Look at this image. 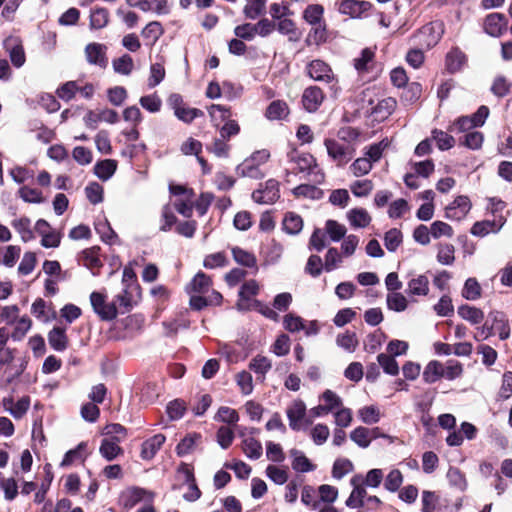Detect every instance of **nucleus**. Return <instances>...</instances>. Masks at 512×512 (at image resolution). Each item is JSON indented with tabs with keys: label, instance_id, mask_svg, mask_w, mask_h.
Listing matches in <instances>:
<instances>
[{
	"label": "nucleus",
	"instance_id": "nucleus-1",
	"mask_svg": "<svg viewBox=\"0 0 512 512\" xmlns=\"http://www.w3.org/2000/svg\"><path fill=\"white\" fill-rule=\"evenodd\" d=\"M288 158L289 162L293 164V173H305L314 184H321L324 181V173L319 168L313 155L294 150L288 154Z\"/></svg>",
	"mask_w": 512,
	"mask_h": 512
},
{
	"label": "nucleus",
	"instance_id": "nucleus-2",
	"mask_svg": "<svg viewBox=\"0 0 512 512\" xmlns=\"http://www.w3.org/2000/svg\"><path fill=\"white\" fill-rule=\"evenodd\" d=\"M324 145L328 156L337 163L344 166L355 156V147L352 143L336 139H325Z\"/></svg>",
	"mask_w": 512,
	"mask_h": 512
},
{
	"label": "nucleus",
	"instance_id": "nucleus-3",
	"mask_svg": "<svg viewBox=\"0 0 512 512\" xmlns=\"http://www.w3.org/2000/svg\"><path fill=\"white\" fill-rule=\"evenodd\" d=\"M306 72L314 81L330 84L331 87L337 84V79L332 68L323 60H312L307 64Z\"/></svg>",
	"mask_w": 512,
	"mask_h": 512
},
{
	"label": "nucleus",
	"instance_id": "nucleus-4",
	"mask_svg": "<svg viewBox=\"0 0 512 512\" xmlns=\"http://www.w3.org/2000/svg\"><path fill=\"white\" fill-rule=\"evenodd\" d=\"M279 197V182L275 179H269L265 183H261L259 188L252 193V199L259 204H273Z\"/></svg>",
	"mask_w": 512,
	"mask_h": 512
},
{
	"label": "nucleus",
	"instance_id": "nucleus-5",
	"mask_svg": "<svg viewBox=\"0 0 512 512\" xmlns=\"http://www.w3.org/2000/svg\"><path fill=\"white\" fill-rule=\"evenodd\" d=\"M442 33V24L439 22H432L423 26L414 35V39L418 44L429 49L439 42Z\"/></svg>",
	"mask_w": 512,
	"mask_h": 512
},
{
	"label": "nucleus",
	"instance_id": "nucleus-6",
	"mask_svg": "<svg viewBox=\"0 0 512 512\" xmlns=\"http://www.w3.org/2000/svg\"><path fill=\"white\" fill-rule=\"evenodd\" d=\"M90 302L94 312L105 321L113 320L117 317L118 311L115 302L107 303L106 296L99 292H92Z\"/></svg>",
	"mask_w": 512,
	"mask_h": 512
},
{
	"label": "nucleus",
	"instance_id": "nucleus-7",
	"mask_svg": "<svg viewBox=\"0 0 512 512\" xmlns=\"http://www.w3.org/2000/svg\"><path fill=\"white\" fill-rule=\"evenodd\" d=\"M154 493L141 487H129L120 495L121 504L128 509L133 508L142 501L152 502Z\"/></svg>",
	"mask_w": 512,
	"mask_h": 512
},
{
	"label": "nucleus",
	"instance_id": "nucleus-8",
	"mask_svg": "<svg viewBox=\"0 0 512 512\" xmlns=\"http://www.w3.org/2000/svg\"><path fill=\"white\" fill-rule=\"evenodd\" d=\"M287 418L292 430L298 431L302 424L310 425L311 420L306 418V405L301 400L294 401L287 409Z\"/></svg>",
	"mask_w": 512,
	"mask_h": 512
},
{
	"label": "nucleus",
	"instance_id": "nucleus-9",
	"mask_svg": "<svg viewBox=\"0 0 512 512\" xmlns=\"http://www.w3.org/2000/svg\"><path fill=\"white\" fill-rule=\"evenodd\" d=\"M107 47L100 43H89L85 47L86 60L91 65L106 68L108 65V58L106 55Z\"/></svg>",
	"mask_w": 512,
	"mask_h": 512
},
{
	"label": "nucleus",
	"instance_id": "nucleus-10",
	"mask_svg": "<svg viewBox=\"0 0 512 512\" xmlns=\"http://www.w3.org/2000/svg\"><path fill=\"white\" fill-rule=\"evenodd\" d=\"M371 7L372 4L368 1L342 0L338 10L340 13L349 15L352 18H360Z\"/></svg>",
	"mask_w": 512,
	"mask_h": 512
},
{
	"label": "nucleus",
	"instance_id": "nucleus-11",
	"mask_svg": "<svg viewBox=\"0 0 512 512\" xmlns=\"http://www.w3.org/2000/svg\"><path fill=\"white\" fill-rule=\"evenodd\" d=\"M324 100V93L318 86L307 87L302 95V104L306 111L315 112Z\"/></svg>",
	"mask_w": 512,
	"mask_h": 512
},
{
	"label": "nucleus",
	"instance_id": "nucleus-12",
	"mask_svg": "<svg viewBox=\"0 0 512 512\" xmlns=\"http://www.w3.org/2000/svg\"><path fill=\"white\" fill-rule=\"evenodd\" d=\"M289 455L292 458L291 466L294 471L307 473L316 469V465H314L301 450L293 448L289 451Z\"/></svg>",
	"mask_w": 512,
	"mask_h": 512
},
{
	"label": "nucleus",
	"instance_id": "nucleus-13",
	"mask_svg": "<svg viewBox=\"0 0 512 512\" xmlns=\"http://www.w3.org/2000/svg\"><path fill=\"white\" fill-rule=\"evenodd\" d=\"M211 286V278L200 271L194 276L190 283L187 284L185 290L188 294H205L209 292Z\"/></svg>",
	"mask_w": 512,
	"mask_h": 512
},
{
	"label": "nucleus",
	"instance_id": "nucleus-14",
	"mask_svg": "<svg viewBox=\"0 0 512 512\" xmlns=\"http://www.w3.org/2000/svg\"><path fill=\"white\" fill-rule=\"evenodd\" d=\"M484 29L491 36H500L506 29L505 17L500 13L489 14L485 18Z\"/></svg>",
	"mask_w": 512,
	"mask_h": 512
},
{
	"label": "nucleus",
	"instance_id": "nucleus-15",
	"mask_svg": "<svg viewBox=\"0 0 512 512\" xmlns=\"http://www.w3.org/2000/svg\"><path fill=\"white\" fill-rule=\"evenodd\" d=\"M166 437L163 434H156L142 444L141 457L144 460L152 459L165 443Z\"/></svg>",
	"mask_w": 512,
	"mask_h": 512
},
{
	"label": "nucleus",
	"instance_id": "nucleus-16",
	"mask_svg": "<svg viewBox=\"0 0 512 512\" xmlns=\"http://www.w3.org/2000/svg\"><path fill=\"white\" fill-rule=\"evenodd\" d=\"M504 223L505 219L502 216L497 221H479L472 226L471 233L475 236L483 237L489 234L490 232L499 231V229L504 225Z\"/></svg>",
	"mask_w": 512,
	"mask_h": 512
},
{
	"label": "nucleus",
	"instance_id": "nucleus-17",
	"mask_svg": "<svg viewBox=\"0 0 512 512\" xmlns=\"http://www.w3.org/2000/svg\"><path fill=\"white\" fill-rule=\"evenodd\" d=\"M489 316L492 319L493 331H498L501 340L508 339L510 337V326L506 315L502 312L494 311Z\"/></svg>",
	"mask_w": 512,
	"mask_h": 512
},
{
	"label": "nucleus",
	"instance_id": "nucleus-18",
	"mask_svg": "<svg viewBox=\"0 0 512 512\" xmlns=\"http://www.w3.org/2000/svg\"><path fill=\"white\" fill-rule=\"evenodd\" d=\"M48 342L51 348L55 351H64L68 345V338L65 329L61 327H54L48 333Z\"/></svg>",
	"mask_w": 512,
	"mask_h": 512
},
{
	"label": "nucleus",
	"instance_id": "nucleus-19",
	"mask_svg": "<svg viewBox=\"0 0 512 512\" xmlns=\"http://www.w3.org/2000/svg\"><path fill=\"white\" fill-rule=\"evenodd\" d=\"M471 209V202L467 196H458L450 204V218L461 220Z\"/></svg>",
	"mask_w": 512,
	"mask_h": 512
},
{
	"label": "nucleus",
	"instance_id": "nucleus-20",
	"mask_svg": "<svg viewBox=\"0 0 512 512\" xmlns=\"http://www.w3.org/2000/svg\"><path fill=\"white\" fill-rule=\"evenodd\" d=\"M477 433V428L468 422H463L461 424L460 430L458 432L454 431L450 433V446L461 445L463 442L462 434L469 440L475 438Z\"/></svg>",
	"mask_w": 512,
	"mask_h": 512
},
{
	"label": "nucleus",
	"instance_id": "nucleus-21",
	"mask_svg": "<svg viewBox=\"0 0 512 512\" xmlns=\"http://www.w3.org/2000/svg\"><path fill=\"white\" fill-rule=\"evenodd\" d=\"M347 218L351 226L355 228H365L371 222V217L364 208H353L347 213Z\"/></svg>",
	"mask_w": 512,
	"mask_h": 512
},
{
	"label": "nucleus",
	"instance_id": "nucleus-22",
	"mask_svg": "<svg viewBox=\"0 0 512 512\" xmlns=\"http://www.w3.org/2000/svg\"><path fill=\"white\" fill-rule=\"evenodd\" d=\"M117 169V162L113 159H105L96 163L95 175L102 181L109 180Z\"/></svg>",
	"mask_w": 512,
	"mask_h": 512
},
{
	"label": "nucleus",
	"instance_id": "nucleus-23",
	"mask_svg": "<svg viewBox=\"0 0 512 512\" xmlns=\"http://www.w3.org/2000/svg\"><path fill=\"white\" fill-rule=\"evenodd\" d=\"M242 451L247 458L257 460L262 456L263 448L260 441L254 437H246L242 440Z\"/></svg>",
	"mask_w": 512,
	"mask_h": 512
},
{
	"label": "nucleus",
	"instance_id": "nucleus-24",
	"mask_svg": "<svg viewBox=\"0 0 512 512\" xmlns=\"http://www.w3.org/2000/svg\"><path fill=\"white\" fill-rule=\"evenodd\" d=\"M289 114V108L285 101L275 100L266 109V117L270 120H282Z\"/></svg>",
	"mask_w": 512,
	"mask_h": 512
},
{
	"label": "nucleus",
	"instance_id": "nucleus-25",
	"mask_svg": "<svg viewBox=\"0 0 512 512\" xmlns=\"http://www.w3.org/2000/svg\"><path fill=\"white\" fill-rule=\"evenodd\" d=\"M99 452L104 459L112 461L117 458L123 450L119 446V442L113 441L110 438H104L101 442Z\"/></svg>",
	"mask_w": 512,
	"mask_h": 512
},
{
	"label": "nucleus",
	"instance_id": "nucleus-26",
	"mask_svg": "<svg viewBox=\"0 0 512 512\" xmlns=\"http://www.w3.org/2000/svg\"><path fill=\"white\" fill-rule=\"evenodd\" d=\"M236 172L242 177H249L252 179H259L263 177L259 165L254 162L253 159H246L240 165L237 166Z\"/></svg>",
	"mask_w": 512,
	"mask_h": 512
},
{
	"label": "nucleus",
	"instance_id": "nucleus-27",
	"mask_svg": "<svg viewBox=\"0 0 512 512\" xmlns=\"http://www.w3.org/2000/svg\"><path fill=\"white\" fill-rule=\"evenodd\" d=\"M351 484L354 485V489L352 490L350 496L346 500V505L349 508H360L365 506V498L367 496V492L363 487L356 485V477L351 479Z\"/></svg>",
	"mask_w": 512,
	"mask_h": 512
},
{
	"label": "nucleus",
	"instance_id": "nucleus-28",
	"mask_svg": "<svg viewBox=\"0 0 512 512\" xmlns=\"http://www.w3.org/2000/svg\"><path fill=\"white\" fill-rule=\"evenodd\" d=\"M12 227L19 233L23 242H29L34 239V233L31 229V220L28 217H21L12 221Z\"/></svg>",
	"mask_w": 512,
	"mask_h": 512
},
{
	"label": "nucleus",
	"instance_id": "nucleus-29",
	"mask_svg": "<svg viewBox=\"0 0 512 512\" xmlns=\"http://www.w3.org/2000/svg\"><path fill=\"white\" fill-rule=\"evenodd\" d=\"M282 225L287 234L296 235L303 228V220L298 214L289 212L285 215Z\"/></svg>",
	"mask_w": 512,
	"mask_h": 512
},
{
	"label": "nucleus",
	"instance_id": "nucleus-30",
	"mask_svg": "<svg viewBox=\"0 0 512 512\" xmlns=\"http://www.w3.org/2000/svg\"><path fill=\"white\" fill-rule=\"evenodd\" d=\"M396 104L397 103L394 98H384L380 100L372 109V114H374L379 119H385L393 113L396 108Z\"/></svg>",
	"mask_w": 512,
	"mask_h": 512
},
{
	"label": "nucleus",
	"instance_id": "nucleus-31",
	"mask_svg": "<svg viewBox=\"0 0 512 512\" xmlns=\"http://www.w3.org/2000/svg\"><path fill=\"white\" fill-rule=\"evenodd\" d=\"M458 314L462 319L473 325L479 324L484 319V313L482 310L469 305L460 306L458 308Z\"/></svg>",
	"mask_w": 512,
	"mask_h": 512
},
{
	"label": "nucleus",
	"instance_id": "nucleus-32",
	"mask_svg": "<svg viewBox=\"0 0 512 512\" xmlns=\"http://www.w3.org/2000/svg\"><path fill=\"white\" fill-rule=\"evenodd\" d=\"M271 367V360L260 355L254 357L249 364V368L258 375V379L261 381L265 379V375L271 369Z\"/></svg>",
	"mask_w": 512,
	"mask_h": 512
},
{
	"label": "nucleus",
	"instance_id": "nucleus-33",
	"mask_svg": "<svg viewBox=\"0 0 512 512\" xmlns=\"http://www.w3.org/2000/svg\"><path fill=\"white\" fill-rule=\"evenodd\" d=\"M12 40H7L5 42V46L7 51L9 52L10 60L12 64L20 68L24 65L26 61L25 52L21 44H11Z\"/></svg>",
	"mask_w": 512,
	"mask_h": 512
},
{
	"label": "nucleus",
	"instance_id": "nucleus-34",
	"mask_svg": "<svg viewBox=\"0 0 512 512\" xmlns=\"http://www.w3.org/2000/svg\"><path fill=\"white\" fill-rule=\"evenodd\" d=\"M234 260L245 267L254 268L256 267L257 260L253 253L246 251L240 247H233L231 249Z\"/></svg>",
	"mask_w": 512,
	"mask_h": 512
},
{
	"label": "nucleus",
	"instance_id": "nucleus-35",
	"mask_svg": "<svg viewBox=\"0 0 512 512\" xmlns=\"http://www.w3.org/2000/svg\"><path fill=\"white\" fill-rule=\"evenodd\" d=\"M429 281L424 275L413 278L408 283V293L411 295L424 296L429 291Z\"/></svg>",
	"mask_w": 512,
	"mask_h": 512
},
{
	"label": "nucleus",
	"instance_id": "nucleus-36",
	"mask_svg": "<svg viewBox=\"0 0 512 512\" xmlns=\"http://www.w3.org/2000/svg\"><path fill=\"white\" fill-rule=\"evenodd\" d=\"M112 67L115 73L127 76L133 71L134 62L130 55L124 54L112 61Z\"/></svg>",
	"mask_w": 512,
	"mask_h": 512
},
{
	"label": "nucleus",
	"instance_id": "nucleus-37",
	"mask_svg": "<svg viewBox=\"0 0 512 512\" xmlns=\"http://www.w3.org/2000/svg\"><path fill=\"white\" fill-rule=\"evenodd\" d=\"M358 339L355 332L346 331L336 337V344L345 351L352 353L358 346Z\"/></svg>",
	"mask_w": 512,
	"mask_h": 512
},
{
	"label": "nucleus",
	"instance_id": "nucleus-38",
	"mask_svg": "<svg viewBox=\"0 0 512 512\" xmlns=\"http://www.w3.org/2000/svg\"><path fill=\"white\" fill-rule=\"evenodd\" d=\"M444 374V367L438 361H430L423 372V379L427 383H434Z\"/></svg>",
	"mask_w": 512,
	"mask_h": 512
},
{
	"label": "nucleus",
	"instance_id": "nucleus-39",
	"mask_svg": "<svg viewBox=\"0 0 512 512\" xmlns=\"http://www.w3.org/2000/svg\"><path fill=\"white\" fill-rule=\"evenodd\" d=\"M163 34L164 28L158 21L149 22L141 32L142 37L149 40L151 44H155Z\"/></svg>",
	"mask_w": 512,
	"mask_h": 512
},
{
	"label": "nucleus",
	"instance_id": "nucleus-40",
	"mask_svg": "<svg viewBox=\"0 0 512 512\" xmlns=\"http://www.w3.org/2000/svg\"><path fill=\"white\" fill-rule=\"evenodd\" d=\"M201 439V435L194 433L184 437L177 445L176 452L178 456H185L191 453Z\"/></svg>",
	"mask_w": 512,
	"mask_h": 512
},
{
	"label": "nucleus",
	"instance_id": "nucleus-41",
	"mask_svg": "<svg viewBox=\"0 0 512 512\" xmlns=\"http://www.w3.org/2000/svg\"><path fill=\"white\" fill-rule=\"evenodd\" d=\"M312 26V29L307 35L306 43L307 45H320L327 39L326 25L319 23Z\"/></svg>",
	"mask_w": 512,
	"mask_h": 512
},
{
	"label": "nucleus",
	"instance_id": "nucleus-42",
	"mask_svg": "<svg viewBox=\"0 0 512 512\" xmlns=\"http://www.w3.org/2000/svg\"><path fill=\"white\" fill-rule=\"evenodd\" d=\"M109 12L106 8H95L90 14V27L92 29H101L108 24Z\"/></svg>",
	"mask_w": 512,
	"mask_h": 512
},
{
	"label": "nucleus",
	"instance_id": "nucleus-43",
	"mask_svg": "<svg viewBox=\"0 0 512 512\" xmlns=\"http://www.w3.org/2000/svg\"><path fill=\"white\" fill-rule=\"evenodd\" d=\"M358 416L365 424L371 425L379 422L381 418L380 410L374 406H364L358 411Z\"/></svg>",
	"mask_w": 512,
	"mask_h": 512
},
{
	"label": "nucleus",
	"instance_id": "nucleus-44",
	"mask_svg": "<svg viewBox=\"0 0 512 512\" xmlns=\"http://www.w3.org/2000/svg\"><path fill=\"white\" fill-rule=\"evenodd\" d=\"M377 361L386 374L395 376L399 373L398 363L393 356L385 353H380L377 356Z\"/></svg>",
	"mask_w": 512,
	"mask_h": 512
},
{
	"label": "nucleus",
	"instance_id": "nucleus-45",
	"mask_svg": "<svg viewBox=\"0 0 512 512\" xmlns=\"http://www.w3.org/2000/svg\"><path fill=\"white\" fill-rule=\"evenodd\" d=\"M103 435L105 438H110L113 441L121 442L127 436V429L118 423L108 424L103 429Z\"/></svg>",
	"mask_w": 512,
	"mask_h": 512
},
{
	"label": "nucleus",
	"instance_id": "nucleus-46",
	"mask_svg": "<svg viewBox=\"0 0 512 512\" xmlns=\"http://www.w3.org/2000/svg\"><path fill=\"white\" fill-rule=\"evenodd\" d=\"M18 196L27 203H42L44 202V198L42 196V192L38 189L31 188L28 186H22L18 190Z\"/></svg>",
	"mask_w": 512,
	"mask_h": 512
},
{
	"label": "nucleus",
	"instance_id": "nucleus-47",
	"mask_svg": "<svg viewBox=\"0 0 512 512\" xmlns=\"http://www.w3.org/2000/svg\"><path fill=\"white\" fill-rule=\"evenodd\" d=\"M265 0H247L244 14L249 19H256L265 12Z\"/></svg>",
	"mask_w": 512,
	"mask_h": 512
},
{
	"label": "nucleus",
	"instance_id": "nucleus-48",
	"mask_svg": "<svg viewBox=\"0 0 512 512\" xmlns=\"http://www.w3.org/2000/svg\"><path fill=\"white\" fill-rule=\"evenodd\" d=\"M402 243V233L397 228H392L385 233L384 245L389 252H395Z\"/></svg>",
	"mask_w": 512,
	"mask_h": 512
},
{
	"label": "nucleus",
	"instance_id": "nucleus-49",
	"mask_svg": "<svg viewBox=\"0 0 512 512\" xmlns=\"http://www.w3.org/2000/svg\"><path fill=\"white\" fill-rule=\"evenodd\" d=\"M295 197H306L310 199H319L322 195V191L315 185L300 184L292 190Z\"/></svg>",
	"mask_w": 512,
	"mask_h": 512
},
{
	"label": "nucleus",
	"instance_id": "nucleus-50",
	"mask_svg": "<svg viewBox=\"0 0 512 512\" xmlns=\"http://www.w3.org/2000/svg\"><path fill=\"white\" fill-rule=\"evenodd\" d=\"M386 302L387 307L396 312L404 311L408 305L406 297L399 292L389 293Z\"/></svg>",
	"mask_w": 512,
	"mask_h": 512
},
{
	"label": "nucleus",
	"instance_id": "nucleus-51",
	"mask_svg": "<svg viewBox=\"0 0 512 512\" xmlns=\"http://www.w3.org/2000/svg\"><path fill=\"white\" fill-rule=\"evenodd\" d=\"M0 489L3 490L5 499L13 500L18 494V486L14 478H5L0 472Z\"/></svg>",
	"mask_w": 512,
	"mask_h": 512
},
{
	"label": "nucleus",
	"instance_id": "nucleus-52",
	"mask_svg": "<svg viewBox=\"0 0 512 512\" xmlns=\"http://www.w3.org/2000/svg\"><path fill=\"white\" fill-rule=\"evenodd\" d=\"M467 65L466 55L458 48L450 51V73L460 72Z\"/></svg>",
	"mask_w": 512,
	"mask_h": 512
},
{
	"label": "nucleus",
	"instance_id": "nucleus-53",
	"mask_svg": "<svg viewBox=\"0 0 512 512\" xmlns=\"http://www.w3.org/2000/svg\"><path fill=\"white\" fill-rule=\"evenodd\" d=\"M32 321L28 316L21 317L15 324L14 330L11 334V338L14 341L22 340L27 332L30 330Z\"/></svg>",
	"mask_w": 512,
	"mask_h": 512
},
{
	"label": "nucleus",
	"instance_id": "nucleus-54",
	"mask_svg": "<svg viewBox=\"0 0 512 512\" xmlns=\"http://www.w3.org/2000/svg\"><path fill=\"white\" fill-rule=\"evenodd\" d=\"M350 439L361 448H367L371 443L368 428L363 426L355 428L350 433Z\"/></svg>",
	"mask_w": 512,
	"mask_h": 512
},
{
	"label": "nucleus",
	"instance_id": "nucleus-55",
	"mask_svg": "<svg viewBox=\"0 0 512 512\" xmlns=\"http://www.w3.org/2000/svg\"><path fill=\"white\" fill-rule=\"evenodd\" d=\"M95 230L100 235L101 239L105 243L112 244L113 240L117 237L114 230L111 228L109 222L105 219L98 221L95 224Z\"/></svg>",
	"mask_w": 512,
	"mask_h": 512
},
{
	"label": "nucleus",
	"instance_id": "nucleus-56",
	"mask_svg": "<svg viewBox=\"0 0 512 512\" xmlns=\"http://www.w3.org/2000/svg\"><path fill=\"white\" fill-rule=\"evenodd\" d=\"M403 483V475L400 470H391L385 478L384 487L390 492H396Z\"/></svg>",
	"mask_w": 512,
	"mask_h": 512
},
{
	"label": "nucleus",
	"instance_id": "nucleus-57",
	"mask_svg": "<svg viewBox=\"0 0 512 512\" xmlns=\"http://www.w3.org/2000/svg\"><path fill=\"white\" fill-rule=\"evenodd\" d=\"M215 419L229 425H235L239 421V414L235 409L222 406L218 409Z\"/></svg>",
	"mask_w": 512,
	"mask_h": 512
},
{
	"label": "nucleus",
	"instance_id": "nucleus-58",
	"mask_svg": "<svg viewBox=\"0 0 512 512\" xmlns=\"http://www.w3.org/2000/svg\"><path fill=\"white\" fill-rule=\"evenodd\" d=\"M462 295L467 300H476L481 296V286L474 278L466 280Z\"/></svg>",
	"mask_w": 512,
	"mask_h": 512
},
{
	"label": "nucleus",
	"instance_id": "nucleus-59",
	"mask_svg": "<svg viewBox=\"0 0 512 512\" xmlns=\"http://www.w3.org/2000/svg\"><path fill=\"white\" fill-rule=\"evenodd\" d=\"M324 9L321 5H309L304 11V19L311 25L322 23Z\"/></svg>",
	"mask_w": 512,
	"mask_h": 512
},
{
	"label": "nucleus",
	"instance_id": "nucleus-60",
	"mask_svg": "<svg viewBox=\"0 0 512 512\" xmlns=\"http://www.w3.org/2000/svg\"><path fill=\"white\" fill-rule=\"evenodd\" d=\"M81 260L83 265L90 269L101 266V261L98 257V249L95 247L83 250Z\"/></svg>",
	"mask_w": 512,
	"mask_h": 512
},
{
	"label": "nucleus",
	"instance_id": "nucleus-61",
	"mask_svg": "<svg viewBox=\"0 0 512 512\" xmlns=\"http://www.w3.org/2000/svg\"><path fill=\"white\" fill-rule=\"evenodd\" d=\"M266 476L277 485H283L288 480L287 471L275 465L266 468Z\"/></svg>",
	"mask_w": 512,
	"mask_h": 512
},
{
	"label": "nucleus",
	"instance_id": "nucleus-62",
	"mask_svg": "<svg viewBox=\"0 0 512 512\" xmlns=\"http://www.w3.org/2000/svg\"><path fill=\"white\" fill-rule=\"evenodd\" d=\"M283 325L289 332H299L305 329L304 320L295 314H286L283 319Z\"/></svg>",
	"mask_w": 512,
	"mask_h": 512
},
{
	"label": "nucleus",
	"instance_id": "nucleus-63",
	"mask_svg": "<svg viewBox=\"0 0 512 512\" xmlns=\"http://www.w3.org/2000/svg\"><path fill=\"white\" fill-rule=\"evenodd\" d=\"M353 470V464L348 459H337L332 468V475L335 479H342Z\"/></svg>",
	"mask_w": 512,
	"mask_h": 512
},
{
	"label": "nucleus",
	"instance_id": "nucleus-64",
	"mask_svg": "<svg viewBox=\"0 0 512 512\" xmlns=\"http://www.w3.org/2000/svg\"><path fill=\"white\" fill-rule=\"evenodd\" d=\"M326 232L332 241L338 242L345 236L346 228L335 220H328L326 222Z\"/></svg>",
	"mask_w": 512,
	"mask_h": 512
}]
</instances>
